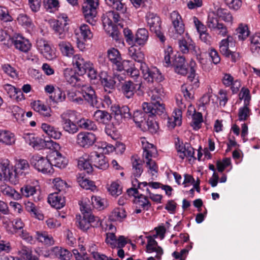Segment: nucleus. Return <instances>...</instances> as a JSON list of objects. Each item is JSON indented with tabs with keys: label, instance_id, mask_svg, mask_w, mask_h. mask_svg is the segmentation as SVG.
Masks as SVG:
<instances>
[{
	"label": "nucleus",
	"instance_id": "obj_1",
	"mask_svg": "<svg viewBox=\"0 0 260 260\" xmlns=\"http://www.w3.org/2000/svg\"><path fill=\"white\" fill-rule=\"evenodd\" d=\"M62 129L70 134H75L79 131L78 119L74 111L67 110L60 115Z\"/></svg>",
	"mask_w": 260,
	"mask_h": 260
},
{
	"label": "nucleus",
	"instance_id": "obj_2",
	"mask_svg": "<svg viewBox=\"0 0 260 260\" xmlns=\"http://www.w3.org/2000/svg\"><path fill=\"white\" fill-rule=\"evenodd\" d=\"M143 149V156L144 162H146V167L151 172H157L158 167L154 160L152 159V157H155L157 153L156 148L154 146L147 142H142Z\"/></svg>",
	"mask_w": 260,
	"mask_h": 260
},
{
	"label": "nucleus",
	"instance_id": "obj_3",
	"mask_svg": "<svg viewBox=\"0 0 260 260\" xmlns=\"http://www.w3.org/2000/svg\"><path fill=\"white\" fill-rule=\"evenodd\" d=\"M30 164L36 170L44 174L53 173L52 163L46 157L39 154L34 155L30 159Z\"/></svg>",
	"mask_w": 260,
	"mask_h": 260
},
{
	"label": "nucleus",
	"instance_id": "obj_4",
	"mask_svg": "<svg viewBox=\"0 0 260 260\" xmlns=\"http://www.w3.org/2000/svg\"><path fill=\"white\" fill-rule=\"evenodd\" d=\"M99 6V0H85L83 3V13L86 21L92 25L96 23L95 17Z\"/></svg>",
	"mask_w": 260,
	"mask_h": 260
},
{
	"label": "nucleus",
	"instance_id": "obj_5",
	"mask_svg": "<svg viewBox=\"0 0 260 260\" xmlns=\"http://www.w3.org/2000/svg\"><path fill=\"white\" fill-rule=\"evenodd\" d=\"M170 19L173 27L169 29V34L171 38L176 39L184 33V24L181 15L176 11L170 14Z\"/></svg>",
	"mask_w": 260,
	"mask_h": 260
},
{
	"label": "nucleus",
	"instance_id": "obj_6",
	"mask_svg": "<svg viewBox=\"0 0 260 260\" xmlns=\"http://www.w3.org/2000/svg\"><path fill=\"white\" fill-rule=\"evenodd\" d=\"M77 226L82 231H86L90 226H97L101 224L100 219L98 217L88 216L85 214L83 215L82 218L80 215L77 216Z\"/></svg>",
	"mask_w": 260,
	"mask_h": 260
},
{
	"label": "nucleus",
	"instance_id": "obj_7",
	"mask_svg": "<svg viewBox=\"0 0 260 260\" xmlns=\"http://www.w3.org/2000/svg\"><path fill=\"white\" fill-rule=\"evenodd\" d=\"M95 135L90 132H80L77 135L76 143L78 146L84 148H88L95 142Z\"/></svg>",
	"mask_w": 260,
	"mask_h": 260
},
{
	"label": "nucleus",
	"instance_id": "obj_8",
	"mask_svg": "<svg viewBox=\"0 0 260 260\" xmlns=\"http://www.w3.org/2000/svg\"><path fill=\"white\" fill-rule=\"evenodd\" d=\"M36 46L38 49L47 59L52 60L56 58L55 51L51 48L47 41L43 39H38Z\"/></svg>",
	"mask_w": 260,
	"mask_h": 260
},
{
	"label": "nucleus",
	"instance_id": "obj_9",
	"mask_svg": "<svg viewBox=\"0 0 260 260\" xmlns=\"http://www.w3.org/2000/svg\"><path fill=\"white\" fill-rule=\"evenodd\" d=\"M81 92L84 99L90 106L96 108L100 107V104L97 99L95 92L90 86L83 85L81 88Z\"/></svg>",
	"mask_w": 260,
	"mask_h": 260
},
{
	"label": "nucleus",
	"instance_id": "obj_10",
	"mask_svg": "<svg viewBox=\"0 0 260 260\" xmlns=\"http://www.w3.org/2000/svg\"><path fill=\"white\" fill-rule=\"evenodd\" d=\"M142 109L145 114L149 117H153L156 115H161L165 112V109L164 104H155L152 103H143Z\"/></svg>",
	"mask_w": 260,
	"mask_h": 260
},
{
	"label": "nucleus",
	"instance_id": "obj_11",
	"mask_svg": "<svg viewBox=\"0 0 260 260\" xmlns=\"http://www.w3.org/2000/svg\"><path fill=\"white\" fill-rule=\"evenodd\" d=\"M141 86V82H140L125 81L121 84V90L126 98L130 99L134 96L137 90H140Z\"/></svg>",
	"mask_w": 260,
	"mask_h": 260
},
{
	"label": "nucleus",
	"instance_id": "obj_12",
	"mask_svg": "<svg viewBox=\"0 0 260 260\" xmlns=\"http://www.w3.org/2000/svg\"><path fill=\"white\" fill-rule=\"evenodd\" d=\"M90 161L94 167L102 170H105L109 167L108 160L103 153L93 151L89 154Z\"/></svg>",
	"mask_w": 260,
	"mask_h": 260
},
{
	"label": "nucleus",
	"instance_id": "obj_13",
	"mask_svg": "<svg viewBox=\"0 0 260 260\" xmlns=\"http://www.w3.org/2000/svg\"><path fill=\"white\" fill-rule=\"evenodd\" d=\"M174 67L175 72L180 75L185 76L188 73L187 64L183 56H175L172 60V65Z\"/></svg>",
	"mask_w": 260,
	"mask_h": 260
},
{
	"label": "nucleus",
	"instance_id": "obj_14",
	"mask_svg": "<svg viewBox=\"0 0 260 260\" xmlns=\"http://www.w3.org/2000/svg\"><path fill=\"white\" fill-rule=\"evenodd\" d=\"M90 61L85 60L79 54L74 55L72 57V64L73 67L78 71V74L82 75L85 74V68L89 66Z\"/></svg>",
	"mask_w": 260,
	"mask_h": 260
},
{
	"label": "nucleus",
	"instance_id": "obj_15",
	"mask_svg": "<svg viewBox=\"0 0 260 260\" xmlns=\"http://www.w3.org/2000/svg\"><path fill=\"white\" fill-rule=\"evenodd\" d=\"M145 18L150 31H156L157 29H161V20L157 14L148 12L147 13Z\"/></svg>",
	"mask_w": 260,
	"mask_h": 260
},
{
	"label": "nucleus",
	"instance_id": "obj_16",
	"mask_svg": "<svg viewBox=\"0 0 260 260\" xmlns=\"http://www.w3.org/2000/svg\"><path fill=\"white\" fill-rule=\"evenodd\" d=\"M196 63L193 61H191L190 63V74L187 78V82L189 84L188 86L191 89H197L200 86V81L199 77L196 74V70L194 68V66Z\"/></svg>",
	"mask_w": 260,
	"mask_h": 260
},
{
	"label": "nucleus",
	"instance_id": "obj_17",
	"mask_svg": "<svg viewBox=\"0 0 260 260\" xmlns=\"http://www.w3.org/2000/svg\"><path fill=\"white\" fill-rule=\"evenodd\" d=\"M119 14L113 11H110L107 12L103 17V23L104 27H106L107 25L109 26H115L114 23H118L120 20Z\"/></svg>",
	"mask_w": 260,
	"mask_h": 260
},
{
	"label": "nucleus",
	"instance_id": "obj_18",
	"mask_svg": "<svg viewBox=\"0 0 260 260\" xmlns=\"http://www.w3.org/2000/svg\"><path fill=\"white\" fill-rule=\"evenodd\" d=\"M29 165L25 159L18 160L15 165L14 172L17 176H24L28 173Z\"/></svg>",
	"mask_w": 260,
	"mask_h": 260
},
{
	"label": "nucleus",
	"instance_id": "obj_19",
	"mask_svg": "<svg viewBox=\"0 0 260 260\" xmlns=\"http://www.w3.org/2000/svg\"><path fill=\"white\" fill-rule=\"evenodd\" d=\"M92 164L90 161L89 154L84 153L78 160V167L81 170H85L87 173L92 172Z\"/></svg>",
	"mask_w": 260,
	"mask_h": 260
},
{
	"label": "nucleus",
	"instance_id": "obj_20",
	"mask_svg": "<svg viewBox=\"0 0 260 260\" xmlns=\"http://www.w3.org/2000/svg\"><path fill=\"white\" fill-rule=\"evenodd\" d=\"M48 202L56 209H60L65 205L64 197L58 192L50 194L48 197Z\"/></svg>",
	"mask_w": 260,
	"mask_h": 260
},
{
	"label": "nucleus",
	"instance_id": "obj_21",
	"mask_svg": "<svg viewBox=\"0 0 260 260\" xmlns=\"http://www.w3.org/2000/svg\"><path fill=\"white\" fill-rule=\"evenodd\" d=\"M16 137L14 134L7 130H0V143L6 145L11 146L15 143Z\"/></svg>",
	"mask_w": 260,
	"mask_h": 260
},
{
	"label": "nucleus",
	"instance_id": "obj_22",
	"mask_svg": "<svg viewBox=\"0 0 260 260\" xmlns=\"http://www.w3.org/2000/svg\"><path fill=\"white\" fill-rule=\"evenodd\" d=\"M58 46L63 56L70 57L73 55L75 51L70 42L66 41H59L58 42Z\"/></svg>",
	"mask_w": 260,
	"mask_h": 260
},
{
	"label": "nucleus",
	"instance_id": "obj_23",
	"mask_svg": "<svg viewBox=\"0 0 260 260\" xmlns=\"http://www.w3.org/2000/svg\"><path fill=\"white\" fill-rule=\"evenodd\" d=\"M32 108L35 111L45 117L51 116V108L45 105L41 101H35L31 103Z\"/></svg>",
	"mask_w": 260,
	"mask_h": 260
},
{
	"label": "nucleus",
	"instance_id": "obj_24",
	"mask_svg": "<svg viewBox=\"0 0 260 260\" xmlns=\"http://www.w3.org/2000/svg\"><path fill=\"white\" fill-rule=\"evenodd\" d=\"M67 25L61 24V21H54L52 24V28L55 35L60 39H64L68 31Z\"/></svg>",
	"mask_w": 260,
	"mask_h": 260
},
{
	"label": "nucleus",
	"instance_id": "obj_25",
	"mask_svg": "<svg viewBox=\"0 0 260 260\" xmlns=\"http://www.w3.org/2000/svg\"><path fill=\"white\" fill-rule=\"evenodd\" d=\"M149 38V32L145 28H139L135 35V42L140 46L145 45Z\"/></svg>",
	"mask_w": 260,
	"mask_h": 260
},
{
	"label": "nucleus",
	"instance_id": "obj_26",
	"mask_svg": "<svg viewBox=\"0 0 260 260\" xmlns=\"http://www.w3.org/2000/svg\"><path fill=\"white\" fill-rule=\"evenodd\" d=\"M128 55L135 61L140 63V66L142 63H146L144 60L145 59L143 52L140 49H137L134 46H132L128 48Z\"/></svg>",
	"mask_w": 260,
	"mask_h": 260
},
{
	"label": "nucleus",
	"instance_id": "obj_27",
	"mask_svg": "<svg viewBox=\"0 0 260 260\" xmlns=\"http://www.w3.org/2000/svg\"><path fill=\"white\" fill-rule=\"evenodd\" d=\"M14 45L15 48L23 52H28L31 46L29 41L23 37H17L14 41Z\"/></svg>",
	"mask_w": 260,
	"mask_h": 260
},
{
	"label": "nucleus",
	"instance_id": "obj_28",
	"mask_svg": "<svg viewBox=\"0 0 260 260\" xmlns=\"http://www.w3.org/2000/svg\"><path fill=\"white\" fill-rule=\"evenodd\" d=\"M0 189L2 193L8 197L16 200H18L21 199V196L18 192L15 190V189L13 188L12 187L7 184L1 185Z\"/></svg>",
	"mask_w": 260,
	"mask_h": 260
},
{
	"label": "nucleus",
	"instance_id": "obj_29",
	"mask_svg": "<svg viewBox=\"0 0 260 260\" xmlns=\"http://www.w3.org/2000/svg\"><path fill=\"white\" fill-rule=\"evenodd\" d=\"M41 128L49 136L55 139H59L61 135V132L58 128H55L48 124L42 123Z\"/></svg>",
	"mask_w": 260,
	"mask_h": 260
},
{
	"label": "nucleus",
	"instance_id": "obj_30",
	"mask_svg": "<svg viewBox=\"0 0 260 260\" xmlns=\"http://www.w3.org/2000/svg\"><path fill=\"white\" fill-rule=\"evenodd\" d=\"M94 120L103 123H108L111 120L112 116L108 112L96 110L93 115Z\"/></svg>",
	"mask_w": 260,
	"mask_h": 260
},
{
	"label": "nucleus",
	"instance_id": "obj_31",
	"mask_svg": "<svg viewBox=\"0 0 260 260\" xmlns=\"http://www.w3.org/2000/svg\"><path fill=\"white\" fill-rule=\"evenodd\" d=\"M36 238L40 242L47 245L54 244V241L52 236L46 232H36Z\"/></svg>",
	"mask_w": 260,
	"mask_h": 260
},
{
	"label": "nucleus",
	"instance_id": "obj_32",
	"mask_svg": "<svg viewBox=\"0 0 260 260\" xmlns=\"http://www.w3.org/2000/svg\"><path fill=\"white\" fill-rule=\"evenodd\" d=\"M52 166L62 169L66 167L68 164V160L59 152L55 151L53 159L52 160Z\"/></svg>",
	"mask_w": 260,
	"mask_h": 260
},
{
	"label": "nucleus",
	"instance_id": "obj_33",
	"mask_svg": "<svg viewBox=\"0 0 260 260\" xmlns=\"http://www.w3.org/2000/svg\"><path fill=\"white\" fill-rule=\"evenodd\" d=\"M107 54L109 60L115 66V67L122 60L120 53L117 49L112 48L109 49Z\"/></svg>",
	"mask_w": 260,
	"mask_h": 260
},
{
	"label": "nucleus",
	"instance_id": "obj_34",
	"mask_svg": "<svg viewBox=\"0 0 260 260\" xmlns=\"http://www.w3.org/2000/svg\"><path fill=\"white\" fill-rule=\"evenodd\" d=\"M25 209L26 211L30 214L31 216L35 217L39 220L43 219V214L36 208L35 205L33 203L29 201L26 203Z\"/></svg>",
	"mask_w": 260,
	"mask_h": 260
},
{
	"label": "nucleus",
	"instance_id": "obj_35",
	"mask_svg": "<svg viewBox=\"0 0 260 260\" xmlns=\"http://www.w3.org/2000/svg\"><path fill=\"white\" fill-rule=\"evenodd\" d=\"M52 251L56 256L61 260H69L72 256L71 253L66 249H62L58 247L52 248Z\"/></svg>",
	"mask_w": 260,
	"mask_h": 260
},
{
	"label": "nucleus",
	"instance_id": "obj_36",
	"mask_svg": "<svg viewBox=\"0 0 260 260\" xmlns=\"http://www.w3.org/2000/svg\"><path fill=\"white\" fill-rule=\"evenodd\" d=\"M133 175L135 178L140 177L143 170L142 160L133 157L132 158Z\"/></svg>",
	"mask_w": 260,
	"mask_h": 260
},
{
	"label": "nucleus",
	"instance_id": "obj_37",
	"mask_svg": "<svg viewBox=\"0 0 260 260\" xmlns=\"http://www.w3.org/2000/svg\"><path fill=\"white\" fill-rule=\"evenodd\" d=\"M250 49L253 53H260V34L256 33L250 38Z\"/></svg>",
	"mask_w": 260,
	"mask_h": 260
},
{
	"label": "nucleus",
	"instance_id": "obj_38",
	"mask_svg": "<svg viewBox=\"0 0 260 260\" xmlns=\"http://www.w3.org/2000/svg\"><path fill=\"white\" fill-rule=\"evenodd\" d=\"M106 4L121 13L126 11V6L121 0H105Z\"/></svg>",
	"mask_w": 260,
	"mask_h": 260
},
{
	"label": "nucleus",
	"instance_id": "obj_39",
	"mask_svg": "<svg viewBox=\"0 0 260 260\" xmlns=\"http://www.w3.org/2000/svg\"><path fill=\"white\" fill-rule=\"evenodd\" d=\"M77 181L82 188L85 189L93 190L95 188V185L92 181L89 180L83 176H81L80 175L77 177Z\"/></svg>",
	"mask_w": 260,
	"mask_h": 260
},
{
	"label": "nucleus",
	"instance_id": "obj_40",
	"mask_svg": "<svg viewBox=\"0 0 260 260\" xmlns=\"http://www.w3.org/2000/svg\"><path fill=\"white\" fill-rule=\"evenodd\" d=\"M248 104H244L238 110V120L240 121H245L248 119L251 114V110L248 107Z\"/></svg>",
	"mask_w": 260,
	"mask_h": 260
},
{
	"label": "nucleus",
	"instance_id": "obj_41",
	"mask_svg": "<svg viewBox=\"0 0 260 260\" xmlns=\"http://www.w3.org/2000/svg\"><path fill=\"white\" fill-rule=\"evenodd\" d=\"M126 217L125 211L124 209L122 208H115L112 212L110 216V219L112 221H121L122 219Z\"/></svg>",
	"mask_w": 260,
	"mask_h": 260
},
{
	"label": "nucleus",
	"instance_id": "obj_42",
	"mask_svg": "<svg viewBox=\"0 0 260 260\" xmlns=\"http://www.w3.org/2000/svg\"><path fill=\"white\" fill-rule=\"evenodd\" d=\"M140 68L144 79L148 82H152V72H153V67L149 68L146 63H142Z\"/></svg>",
	"mask_w": 260,
	"mask_h": 260
},
{
	"label": "nucleus",
	"instance_id": "obj_43",
	"mask_svg": "<svg viewBox=\"0 0 260 260\" xmlns=\"http://www.w3.org/2000/svg\"><path fill=\"white\" fill-rule=\"evenodd\" d=\"M4 88L11 98L17 99L18 94H22V92L20 90L15 88L14 86L10 84H7L4 85Z\"/></svg>",
	"mask_w": 260,
	"mask_h": 260
},
{
	"label": "nucleus",
	"instance_id": "obj_44",
	"mask_svg": "<svg viewBox=\"0 0 260 260\" xmlns=\"http://www.w3.org/2000/svg\"><path fill=\"white\" fill-rule=\"evenodd\" d=\"M216 15L226 22H232L233 17L230 12L226 9L218 8L216 11Z\"/></svg>",
	"mask_w": 260,
	"mask_h": 260
},
{
	"label": "nucleus",
	"instance_id": "obj_45",
	"mask_svg": "<svg viewBox=\"0 0 260 260\" xmlns=\"http://www.w3.org/2000/svg\"><path fill=\"white\" fill-rule=\"evenodd\" d=\"M192 120L190 123L191 126L194 130H198L201 127V124L203 122V116L201 113H195L192 116Z\"/></svg>",
	"mask_w": 260,
	"mask_h": 260
},
{
	"label": "nucleus",
	"instance_id": "obj_46",
	"mask_svg": "<svg viewBox=\"0 0 260 260\" xmlns=\"http://www.w3.org/2000/svg\"><path fill=\"white\" fill-rule=\"evenodd\" d=\"M136 199V204L138 206L141 207L144 209L148 210L151 206V204L145 196L140 194L138 195V197Z\"/></svg>",
	"mask_w": 260,
	"mask_h": 260
},
{
	"label": "nucleus",
	"instance_id": "obj_47",
	"mask_svg": "<svg viewBox=\"0 0 260 260\" xmlns=\"http://www.w3.org/2000/svg\"><path fill=\"white\" fill-rule=\"evenodd\" d=\"M145 115L146 114L144 111L143 112L141 110H136L132 115V118L133 119L134 121L136 123L138 124V126H141L142 123H144V121L146 119Z\"/></svg>",
	"mask_w": 260,
	"mask_h": 260
},
{
	"label": "nucleus",
	"instance_id": "obj_48",
	"mask_svg": "<svg viewBox=\"0 0 260 260\" xmlns=\"http://www.w3.org/2000/svg\"><path fill=\"white\" fill-rule=\"evenodd\" d=\"M50 99L55 103L61 102L65 100L66 95L60 88H57L54 93L50 95Z\"/></svg>",
	"mask_w": 260,
	"mask_h": 260
},
{
	"label": "nucleus",
	"instance_id": "obj_49",
	"mask_svg": "<svg viewBox=\"0 0 260 260\" xmlns=\"http://www.w3.org/2000/svg\"><path fill=\"white\" fill-rule=\"evenodd\" d=\"M134 65L132 61L128 60H124L120 61V63H118L115 68L117 71H124L127 73Z\"/></svg>",
	"mask_w": 260,
	"mask_h": 260
},
{
	"label": "nucleus",
	"instance_id": "obj_50",
	"mask_svg": "<svg viewBox=\"0 0 260 260\" xmlns=\"http://www.w3.org/2000/svg\"><path fill=\"white\" fill-rule=\"evenodd\" d=\"M21 198L22 197L28 198L30 196H33L36 192V189L35 186L31 185H24L20 189Z\"/></svg>",
	"mask_w": 260,
	"mask_h": 260
},
{
	"label": "nucleus",
	"instance_id": "obj_51",
	"mask_svg": "<svg viewBox=\"0 0 260 260\" xmlns=\"http://www.w3.org/2000/svg\"><path fill=\"white\" fill-rule=\"evenodd\" d=\"M176 55H174L173 49L171 47H168L165 50L164 53V60L166 64V66L169 67L172 65V60Z\"/></svg>",
	"mask_w": 260,
	"mask_h": 260
},
{
	"label": "nucleus",
	"instance_id": "obj_52",
	"mask_svg": "<svg viewBox=\"0 0 260 260\" xmlns=\"http://www.w3.org/2000/svg\"><path fill=\"white\" fill-rule=\"evenodd\" d=\"M219 23V22L216 15L214 13L209 14L206 23L207 26L209 29L213 30Z\"/></svg>",
	"mask_w": 260,
	"mask_h": 260
},
{
	"label": "nucleus",
	"instance_id": "obj_53",
	"mask_svg": "<svg viewBox=\"0 0 260 260\" xmlns=\"http://www.w3.org/2000/svg\"><path fill=\"white\" fill-rule=\"evenodd\" d=\"M80 31L81 36L84 40L90 39L92 37L89 26L86 24L81 25Z\"/></svg>",
	"mask_w": 260,
	"mask_h": 260
},
{
	"label": "nucleus",
	"instance_id": "obj_54",
	"mask_svg": "<svg viewBox=\"0 0 260 260\" xmlns=\"http://www.w3.org/2000/svg\"><path fill=\"white\" fill-rule=\"evenodd\" d=\"M190 51L192 54H194L197 59L201 63H204V59L201 56V51L200 49L195 45V44L192 42L188 46V52Z\"/></svg>",
	"mask_w": 260,
	"mask_h": 260
},
{
	"label": "nucleus",
	"instance_id": "obj_55",
	"mask_svg": "<svg viewBox=\"0 0 260 260\" xmlns=\"http://www.w3.org/2000/svg\"><path fill=\"white\" fill-rule=\"evenodd\" d=\"M237 35L239 40H244L249 35V31L246 26H243L242 24L236 29Z\"/></svg>",
	"mask_w": 260,
	"mask_h": 260
},
{
	"label": "nucleus",
	"instance_id": "obj_56",
	"mask_svg": "<svg viewBox=\"0 0 260 260\" xmlns=\"http://www.w3.org/2000/svg\"><path fill=\"white\" fill-rule=\"evenodd\" d=\"M79 205L80 210L83 216L87 214L88 216H94L91 213V205L88 204L86 201L81 202Z\"/></svg>",
	"mask_w": 260,
	"mask_h": 260
},
{
	"label": "nucleus",
	"instance_id": "obj_57",
	"mask_svg": "<svg viewBox=\"0 0 260 260\" xmlns=\"http://www.w3.org/2000/svg\"><path fill=\"white\" fill-rule=\"evenodd\" d=\"M144 124L146 125L148 131L152 134L156 133L159 128L157 122L153 120L148 119L145 121Z\"/></svg>",
	"mask_w": 260,
	"mask_h": 260
},
{
	"label": "nucleus",
	"instance_id": "obj_58",
	"mask_svg": "<svg viewBox=\"0 0 260 260\" xmlns=\"http://www.w3.org/2000/svg\"><path fill=\"white\" fill-rule=\"evenodd\" d=\"M109 27H108V25H107V26L105 28V29L107 32L109 36L111 37L113 39L118 41L119 39V32L116 29V27L115 26H109Z\"/></svg>",
	"mask_w": 260,
	"mask_h": 260
},
{
	"label": "nucleus",
	"instance_id": "obj_59",
	"mask_svg": "<svg viewBox=\"0 0 260 260\" xmlns=\"http://www.w3.org/2000/svg\"><path fill=\"white\" fill-rule=\"evenodd\" d=\"M192 42V40L188 38L187 40H179L178 43L180 51L183 53L188 52V46Z\"/></svg>",
	"mask_w": 260,
	"mask_h": 260
},
{
	"label": "nucleus",
	"instance_id": "obj_60",
	"mask_svg": "<svg viewBox=\"0 0 260 260\" xmlns=\"http://www.w3.org/2000/svg\"><path fill=\"white\" fill-rule=\"evenodd\" d=\"M19 23L22 25L30 27L32 25V20L26 15L24 14H20L17 18Z\"/></svg>",
	"mask_w": 260,
	"mask_h": 260
},
{
	"label": "nucleus",
	"instance_id": "obj_61",
	"mask_svg": "<svg viewBox=\"0 0 260 260\" xmlns=\"http://www.w3.org/2000/svg\"><path fill=\"white\" fill-rule=\"evenodd\" d=\"M230 39V37H228L226 39H223L222 40L219 46V50L220 53L223 55V56H227L229 55L228 54L229 51H230L229 49V40Z\"/></svg>",
	"mask_w": 260,
	"mask_h": 260
},
{
	"label": "nucleus",
	"instance_id": "obj_62",
	"mask_svg": "<svg viewBox=\"0 0 260 260\" xmlns=\"http://www.w3.org/2000/svg\"><path fill=\"white\" fill-rule=\"evenodd\" d=\"M108 190L111 195L115 197H117L122 193L121 187L116 182H113Z\"/></svg>",
	"mask_w": 260,
	"mask_h": 260
},
{
	"label": "nucleus",
	"instance_id": "obj_63",
	"mask_svg": "<svg viewBox=\"0 0 260 260\" xmlns=\"http://www.w3.org/2000/svg\"><path fill=\"white\" fill-rule=\"evenodd\" d=\"M53 182L55 189L59 192L64 191L67 188V183L59 178H55Z\"/></svg>",
	"mask_w": 260,
	"mask_h": 260
},
{
	"label": "nucleus",
	"instance_id": "obj_64",
	"mask_svg": "<svg viewBox=\"0 0 260 260\" xmlns=\"http://www.w3.org/2000/svg\"><path fill=\"white\" fill-rule=\"evenodd\" d=\"M218 35L224 37L227 35L228 29L226 26L222 23H219L212 30Z\"/></svg>",
	"mask_w": 260,
	"mask_h": 260
}]
</instances>
